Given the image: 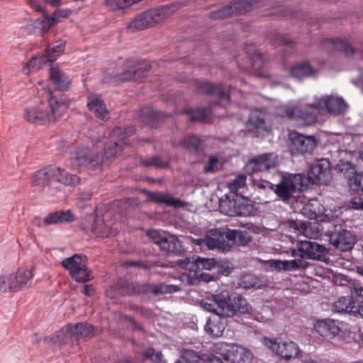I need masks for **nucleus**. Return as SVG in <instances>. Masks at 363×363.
<instances>
[{"label":"nucleus","instance_id":"ddd939ff","mask_svg":"<svg viewBox=\"0 0 363 363\" xmlns=\"http://www.w3.org/2000/svg\"><path fill=\"white\" fill-rule=\"evenodd\" d=\"M308 178L313 184H328L332 179L330 161L325 158L318 160L308 170Z\"/></svg>","mask_w":363,"mask_h":363},{"label":"nucleus","instance_id":"4d7b16f0","mask_svg":"<svg viewBox=\"0 0 363 363\" xmlns=\"http://www.w3.org/2000/svg\"><path fill=\"white\" fill-rule=\"evenodd\" d=\"M40 29L45 33L48 32L52 26L57 24L52 14L49 15L47 12L43 14V18L38 20Z\"/></svg>","mask_w":363,"mask_h":363},{"label":"nucleus","instance_id":"39448f33","mask_svg":"<svg viewBox=\"0 0 363 363\" xmlns=\"http://www.w3.org/2000/svg\"><path fill=\"white\" fill-rule=\"evenodd\" d=\"M179 8L178 4L160 6L138 14L128 25L131 32L143 30L170 17Z\"/></svg>","mask_w":363,"mask_h":363},{"label":"nucleus","instance_id":"58836bf2","mask_svg":"<svg viewBox=\"0 0 363 363\" xmlns=\"http://www.w3.org/2000/svg\"><path fill=\"white\" fill-rule=\"evenodd\" d=\"M315 72L316 71L307 62L298 63L293 66L290 70L291 76L298 79L313 76Z\"/></svg>","mask_w":363,"mask_h":363},{"label":"nucleus","instance_id":"4c0bfd02","mask_svg":"<svg viewBox=\"0 0 363 363\" xmlns=\"http://www.w3.org/2000/svg\"><path fill=\"white\" fill-rule=\"evenodd\" d=\"M16 276V283L18 291L28 288L32 284L33 277V270L30 268L20 269L14 272Z\"/></svg>","mask_w":363,"mask_h":363},{"label":"nucleus","instance_id":"7ed1b4c3","mask_svg":"<svg viewBox=\"0 0 363 363\" xmlns=\"http://www.w3.org/2000/svg\"><path fill=\"white\" fill-rule=\"evenodd\" d=\"M212 352L215 355L208 354L203 357L208 362L248 363L253 358L247 348L236 343L217 342L213 345Z\"/></svg>","mask_w":363,"mask_h":363},{"label":"nucleus","instance_id":"09e8293b","mask_svg":"<svg viewBox=\"0 0 363 363\" xmlns=\"http://www.w3.org/2000/svg\"><path fill=\"white\" fill-rule=\"evenodd\" d=\"M186 280L189 285H196L201 282H210L213 280V276L205 272L200 273L199 274L194 273L193 275L186 277Z\"/></svg>","mask_w":363,"mask_h":363},{"label":"nucleus","instance_id":"3c124183","mask_svg":"<svg viewBox=\"0 0 363 363\" xmlns=\"http://www.w3.org/2000/svg\"><path fill=\"white\" fill-rule=\"evenodd\" d=\"M348 183L353 191H363V172L356 171L348 179Z\"/></svg>","mask_w":363,"mask_h":363},{"label":"nucleus","instance_id":"680f3d73","mask_svg":"<svg viewBox=\"0 0 363 363\" xmlns=\"http://www.w3.org/2000/svg\"><path fill=\"white\" fill-rule=\"evenodd\" d=\"M180 291V287L177 285L168 284V285H157L152 288L154 294H172Z\"/></svg>","mask_w":363,"mask_h":363},{"label":"nucleus","instance_id":"bb28decb","mask_svg":"<svg viewBox=\"0 0 363 363\" xmlns=\"http://www.w3.org/2000/svg\"><path fill=\"white\" fill-rule=\"evenodd\" d=\"M87 106L89 109L94 112L97 118L103 121L109 118V113L99 95L90 94L88 96Z\"/></svg>","mask_w":363,"mask_h":363},{"label":"nucleus","instance_id":"393cba45","mask_svg":"<svg viewBox=\"0 0 363 363\" xmlns=\"http://www.w3.org/2000/svg\"><path fill=\"white\" fill-rule=\"evenodd\" d=\"M222 238V230L213 229L208 231L204 238L194 239V243L201 250H220V242Z\"/></svg>","mask_w":363,"mask_h":363},{"label":"nucleus","instance_id":"4be33fe9","mask_svg":"<svg viewBox=\"0 0 363 363\" xmlns=\"http://www.w3.org/2000/svg\"><path fill=\"white\" fill-rule=\"evenodd\" d=\"M265 116V113L261 110L255 109L251 111L248 121L246 122V128L249 132L264 130L268 133L270 130V124L266 121Z\"/></svg>","mask_w":363,"mask_h":363},{"label":"nucleus","instance_id":"aec40b11","mask_svg":"<svg viewBox=\"0 0 363 363\" xmlns=\"http://www.w3.org/2000/svg\"><path fill=\"white\" fill-rule=\"evenodd\" d=\"M82 226L86 230L91 231L96 236L106 238L116 233L104 224V220L99 216H89L85 218Z\"/></svg>","mask_w":363,"mask_h":363},{"label":"nucleus","instance_id":"6ab92c4d","mask_svg":"<svg viewBox=\"0 0 363 363\" xmlns=\"http://www.w3.org/2000/svg\"><path fill=\"white\" fill-rule=\"evenodd\" d=\"M177 264L182 269L189 270V272L200 270H211L216 265V261L213 258L186 257L177 261Z\"/></svg>","mask_w":363,"mask_h":363},{"label":"nucleus","instance_id":"bf43d9fd","mask_svg":"<svg viewBox=\"0 0 363 363\" xmlns=\"http://www.w3.org/2000/svg\"><path fill=\"white\" fill-rule=\"evenodd\" d=\"M245 184L246 177L244 174H240L229 183L228 187L230 191L237 193L241 188L245 187Z\"/></svg>","mask_w":363,"mask_h":363},{"label":"nucleus","instance_id":"ea45409f","mask_svg":"<svg viewBox=\"0 0 363 363\" xmlns=\"http://www.w3.org/2000/svg\"><path fill=\"white\" fill-rule=\"evenodd\" d=\"M225 324L220 320L209 319L206 323L205 331L214 337H220L225 330Z\"/></svg>","mask_w":363,"mask_h":363},{"label":"nucleus","instance_id":"423d86ee","mask_svg":"<svg viewBox=\"0 0 363 363\" xmlns=\"http://www.w3.org/2000/svg\"><path fill=\"white\" fill-rule=\"evenodd\" d=\"M50 181L70 186H75L79 184V178L77 175L69 174L65 169L55 167H48L35 172L31 182L33 186H43Z\"/></svg>","mask_w":363,"mask_h":363},{"label":"nucleus","instance_id":"f3484780","mask_svg":"<svg viewBox=\"0 0 363 363\" xmlns=\"http://www.w3.org/2000/svg\"><path fill=\"white\" fill-rule=\"evenodd\" d=\"M196 85L199 93L216 97L218 105L225 106L230 103L229 89L206 82H198Z\"/></svg>","mask_w":363,"mask_h":363},{"label":"nucleus","instance_id":"6e6552de","mask_svg":"<svg viewBox=\"0 0 363 363\" xmlns=\"http://www.w3.org/2000/svg\"><path fill=\"white\" fill-rule=\"evenodd\" d=\"M263 345L274 354L286 361L299 359L301 357V350L299 345L291 340H279L277 337L262 338Z\"/></svg>","mask_w":363,"mask_h":363},{"label":"nucleus","instance_id":"79ce46f5","mask_svg":"<svg viewBox=\"0 0 363 363\" xmlns=\"http://www.w3.org/2000/svg\"><path fill=\"white\" fill-rule=\"evenodd\" d=\"M160 247L162 250L172 253H177L180 251L181 243L177 238L168 234L162 242L160 243Z\"/></svg>","mask_w":363,"mask_h":363},{"label":"nucleus","instance_id":"052dcab7","mask_svg":"<svg viewBox=\"0 0 363 363\" xmlns=\"http://www.w3.org/2000/svg\"><path fill=\"white\" fill-rule=\"evenodd\" d=\"M240 286L245 289L259 288V280L253 275H245L241 279Z\"/></svg>","mask_w":363,"mask_h":363},{"label":"nucleus","instance_id":"e433bc0d","mask_svg":"<svg viewBox=\"0 0 363 363\" xmlns=\"http://www.w3.org/2000/svg\"><path fill=\"white\" fill-rule=\"evenodd\" d=\"M148 196L156 202L164 203L167 206H174L175 208H181L184 204L180 199H175L168 194L156 191L150 193Z\"/></svg>","mask_w":363,"mask_h":363},{"label":"nucleus","instance_id":"c756f323","mask_svg":"<svg viewBox=\"0 0 363 363\" xmlns=\"http://www.w3.org/2000/svg\"><path fill=\"white\" fill-rule=\"evenodd\" d=\"M107 138L109 140L105 142L104 153L101 155L104 157V164H108L115 155L121 152L123 139V138H117L118 140H115L114 138Z\"/></svg>","mask_w":363,"mask_h":363},{"label":"nucleus","instance_id":"b1692460","mask_svg":"<svg viewBox=\"0 0 363 363\" xmlns=\"http://www.w3.org/2000/svg\"><path fill=\"white\" fill-rule=\"evenodd\" d=\"M289 226L297 235H303L312 239L318 237L320 232L319 225L316 223H311L296 220L291 221Z\"/></svg>","mask_w":363,"mask_h":363},{"label":"nucleus","instance_id":"f704fd0d","mask_svg":"<svg viewBox=\"0 0 363 363\" xmlns=\"http://www.w3.org/2000/svg\"><path fill=\"white\" fill-rule=\"evenodd\" d=\"M248 60L250 61L251 69L255 74L260 77H269V74L264 69L267 64L261 53L255 52L250 55L248 57Z\"/></svg>","mask_w":363,"mask_h":363},{"label":"nucleus","instance_id":"c03bdc74","mask_svg":"<svg viewBox=\"0 0 363 363\" xmlns=\"http://www.w3.org/2000/svg\"><path fill=\"white\" fill-rule=\"evenodd\" d=\"M183 144L189 152L200 154L203 151V141L200 138H185Z\"/></svg>","mask_w":363,"mask_h":363},{"label":"nucleus","instance_id":"37998d69","mask_svg":"<svg viewBox=\"0 0 363 363\" xmlns=\"http://www.w3.org/2000/svg\"><path fill=\"white\" fill-rule=\"evenodd\" d=\"M236 208L237 211H233L230 213L237 215V216H248L252 211V206L250 203V201L245 197L237 196Z\"/></svg>","mask_w":363,"mask_h":363},{"label":"nucleus","instance_id":"69168bd1","mask_svg":"<svg viewBox=\"0 0 363 363\" xmlns=\"http://www.w3.org/2000/svg\"><path fill=\"white\" fill-rule=\"evenodd\" d=\"M272 311L268 306H264L262 308V313L253 314L254 318L259 322H267L271 319Z\"/></svg>","mask_w":363,"mask_h":363},{"label":"nucleus","instance_id":"412c9836","mask_svg":"<svg viewBox=\"0 0 363 363\" xmlns=\"http://www.w3.org/2000/svg\"><path fill=\"white\" fill-rule=\"evenodd\" d=\"M315 138H289L287 144L292 154L311 153L316 146Z\"/></svg>","mask_w":363,"mask_h":363},{"label":"nucleus","instance_id":"49530a36","mask_svg":"<svg viewBox=\"0 0 363 363\" xmlns=\"http://www.w3.org/2000/svg\"><path fill=\"white\" fill-rule=\"evenodd\" d=\"M336 169L340 173H342L345 177L348 179L351 177L354 173H356V167L354 164L351 162L340 160L339 162L336 165Z\"/></svg>","mask_w":363,"mask_h":363},{"label":"nucleus","instance_id":"13d9d810","mask_svg":"<svg viewBox=\"0 0 363 363\" xmlns=\"http://www.w3.org/2000/svg\"><path fill=\"white\" fill-rule=\"evenodd\" d=\"M252 177V182L254 186L259 189H272L275 192V185L270 182L263 179L262 178H257L255 175H250Z\"/></svg>","mask_w":363,"mask_h":363},{"label":"nucleus","instance_id":"f03ea898","mask_svg":"<svg viewBox=\"0 0 363 363\" xmlns=\"http://www.w3.org/2000/svg\"><path fill=\"white\" fill-rule=\"evenodd\" d=\"M200 306L204 310L223 318L233 317L237 312L252 313V308L246 299L240 296H233L228 291L206 297L201 301Z\"/></svg>","mask_w":363,"mask_h":363},{"label":"nucleus","instance_id":"cd10ccee","mask_svg":"<svg viewBox=\"0 0 363 363\" xmlns=\"http://www.w3.org/2000/svg\"><path fill=\"white\" fill-rule=\"evenodd\" d=\"M308 263L303 259L279 260L273 259L270 262V267L278 271H296L306 269Z\"/></svg>","mask_w":363,"mask_h":363},{"label":"nucleus","instance_id":"7c9ffc66","mask_svg":"<svg viewBox=\"0 0 363 363\" xmlns=\"http://www.w3.org/2000/svg\"><path fill=\"white\" fill-rule=\"evenodd\" d=\"M213 113L212 108L210 106L202 108H186L181 111H176V113H181L186 116L191 121H206L211 116Z\"/></svg>","mask_w":363,"mask_h":363},{"label":"nucleus","instance_id":"9b49d317","mask_svg":"<svg viewBox=\"0 0 363 363\" xmlns=\"http://www.w3.org/2000/svg\"><path fill=\"white\" fill-rule=\"evenodd\" d=\"M104 163V157L93 150L82 147L77 150L73 159V165L89 169L100 168Z\"/></svg>","mask_w":363,"mask_h":363},{"label":"nucleus","instance_id":"a18cd8bd","mask_svg":"<svg viewBox=\"0 0 363 363\" xmlns=\"http://www.w3.org/2000/svg\"><path fill=\"white\" fill-rule=\"evenodd\" d=\"M233 246L245 245L250 242L251 238L246 231L230 230Z\"/></svg>","mask_w":363,"mask_h":363},{"label":"nucleus","instance_id":"603ef678","mask_svg":"<svg viewBox=\"0 0 363 363\" xmlns=\"http://www.w3.org/2000/svg\"><path fill=\"white\" fill-rule=\"evenodd\" d=\"M220 242V250H229L233 247V242L230 229H222V238Z\"/></svg>","mask_w":363,"mask_h":363},{"label":"nucleus","instance_id":"dca6fc26","mask_svg":"<svg viewBox=\"0 0 363 363\" xmlns=\"http://www.w3.org/2000/svg\"><path fill=\"white\" fill-rule=\"evenodd\" d=\"M94 332L91 325L86 323H80L74 325H68L66 332L58 331L53 337L54 342L62 346L68 342V338L74 337H88Z\"/></svg>","mask_w":363,"mask_h":363},{"label":"nucleus","instance_id":"5701e85b","mask_svg":"<svg viewBox=\"0 0 363 363\" xmlns=\"http://www.w3.org/2000/svg\"><path fill=\"white\" fill-rule=\"evenodd\" d=\"M330 242L336 248L342 251H347L353 247L356 239L350 231L342 229L337 234L330 236Z\"/></svg>","mask_w":363,"mask_h":363},{"label":"nucleus","instance_id":"c9c22d12","mask_svg":"<svg viewBox=\"0 0 363 363\" xmlns=\"http://www.w3.org/2000/svg\"><path fill=\"white\" fill-rule=\"evenodd\" d=\"M352 298L341 297L333 303V311L339 313L357 314L358 308Z\"/></svg>","mask_w":363,"mask_h":363},{"label":"nucleus","instance_id":"1a4fd4ad","mask_svg":"<svg viewBox=\"0 0 363 363\" xmlns=\"http://www.w3.org/2000/svg\"><path fill=\"white\" fill-rule=\"evenodd\" d=\"M62 265L77 282L84 283L93 278L91 271L87 267L86 257L82 254L64 259Z\"/></svg>","mask_w":363,"mask_h":363},{"label":"nucleus","instance_id":"2eb2a0df","mask_svg":"<svg viewBox=\"0 0 363 363\" xmlns=\"http://www.w3.org/2000/svg\"><path fill=\"white\" fill-rule=\"evenodd\" d=\"M302 213L311 220L329 221L338 216L337 211L325 208L316 199H311L302 208Z\"/></svg>","mask_w":363,"mask_h":363},{"label":"nucleus","instance_id":"a878e982","mask_svg":"<svg viewBox=\"0 0 363 363\" xmlns=\"http://www.w3.org/2000/svg\"><path fill=\"white\" fill-rule=\"evenodd\" d=\"M314 328L320 335L325 338L335 337L340 330L339 323L329 318L318 320L314 325Z\"/></svg>","mask_w":363,"mask_h":363},{"label":"nucleus","instance_id":"72a5a7b5","mask_svg":"<svg viewBox=\"0 0 363 363\" xmlns=\"http://www.w3.org/2000/svg\"><path fill=\"white\" fill-rule=\"evenodd\" d=\"M18 291L14 272L0 274V293H14Z\"/></svg>","mask_w":363,"mask_h":363},{"label":"nucleus","instance_id":"6e6d98bb","mask_svg":"<svg viewBox=\"0 0 363 363\" xmlns=\"http://www.w3.org/2000/svg\"><path fill=\"white\" fill-rule=\"evenodd\" d=\"M206 354L201 356L196 355L194 353H189L182 356L175 363H203L208 362L203 357Z\"/></svg>","mask_w":363,"mask_h":363},{"label":"nucleus","instance_id":"0eeeda50","mask_svg":"<svg viewBox=\"0 0 363 363\" xmlns=\"http://www.w3.org/2000/svg\"><path fill=\"white\" fill-rule=\"evenodd\" d=\"M280 182L275 185V193L282 201L297 197L303 190L304 176L302 174L279 173Z\"/></svg>","mask_w":363,"mask_h":363},{"label":"nucleus","instance_id":"338daca9","mask_svg":"<svg viewBox=\"0 0 363 363\" xmlns=\"http://www.w3.org/2000/svg\"><path fill=\"white\" fill-rule=\"evenodd\" d=\"M148 235L150 238L152 239L153 242L160 247V243H162L164 239H165L168 233L164 231L151 230L149 231Z\"/></svg>","mask_w":363,"mask_h":363},{"label":"nucleus","instance_id":"473e14b6","mask_svg":"<svg viewBox=\"0 0 363 363\" xmlns=\"http://www.w3.org/2000/svg\"><path fill=\"white\" fill-rule=\"evenodd\" d=\"M74 220V217L69 210L55 211L49 213L44 218V223L47 225H55L60 223H69Z\"/></svg>","mask_w":363,"mask_h":363},{"label":"nucleus","instance_id":"20e7f679","mask_svg":"<svg viewBox=\"0 0 363 363\" xmlns=\"http://www.w3.org/2000/svg\"><path fill=\"white\" fill-rule=\"evenodd\" d=\"M48 97L50 111L41 106L26 108L24 110L23 117L27 121L34 124L45 125L55 122L64 114L67 108V104L55 100L50 90L48 92Z\"/></svg>","mask_w":363,"mask_h":363},{"label":"nucleus","instance_id":"a19ab883","mask_svg":"<svg viewBox=\"0 0 363 363\" xmlns=\"http://www.w3.org/2000/svg\"><path fill=\"white\" fill-rule=\"evenodd\" d=\"M327 43L329 46L334 48L335 50L344 53L346 56H352L354 53V49L346 40H328Z\"/></svg>","mask_w":363,"mask_h":363},{"label":"nucleus","instance_id":"5fc2aeb1","mask_svg":"<svg viewBox=\"0 0 363 363\" xmlns=\"http://www.w3.org/2000/svg\"><path fill=\"white\" fill-rule=\"evenodd\" d=\"M143 354L146 358L150 359L155 363H166L162 353L152 347L146 349Z\"/></svg>","mask_w":363,"mask_h":363},{"label":"nucleus","instance_id":"a211bd4d","mask_svg":"<svg viewBox=\"0 0 363 363\" xmlns=\"http://www.w3.org/2000/svg\"><path fill=\"white\" fill-rule=\"evenodd\" d=\"M277 164V156L273 153L265 154L249 161L245 167V172L250 175H256L260 172L273 168Z\"/></svg>","mask_w":363,"mask_h":363},{"label":"nucleus","instance_id":"e2e57ef3","mask_svg":"<svg viewBox=\"0 0 363 363\" xmlns=\"http://www.w3.org/2000/svg\"><path fill=\"white\" fill-rule=\"evenodd\" d=\"M136 133V128L134 126L116 127L113 129L110 136H130Z\"/></svg>","mask_w":363,"mask_h":363},{"label":"nucleus","instance_id":"4468645a","mask_svg":"<svg viewBox=\"0 0 363 363\" xmlns=\"http://www.w3.org/2000/svg\"><path fill=\"white\" fill-rule=\"evenodd\" d=\"M150 69V65L147 60L140 62L128 60L122 73L114 76L115 81L138 80L143 77Z\"/></svg>","mask_w":363,"mask_h":363},{"label":"nucleus","instance_id":"f8f14e48","mask_svg":"<svg viewBox=\"0 0 363 363\" xmlns=\"http://www.w3.org/2000/svg\"><path fill=\"white\" fill-rule=\"evenodd\" d=\"M327 252V249L321 245L311 241H299L296 247L291 250L292 257L312 259H320Z\"/></svg>","mask_w":363,"mask_h":363},{"label":"nucleus","instance_id":"de8ad7c7","mask_svg":"<svg viewBox=\"0 0 363 363\" xmlns=\"http://www.w3.org/2000/svg\"><path fill=\"white\" fill-rule=\"evenodd\" d=\"M352 303H356L357 314L363 315V288L353 286L350 291Z\"/></svg>","mask_w":363,"mask_h":363},{"label":"nucleus","instance_id":"f257e3e1","mask_svg":"<svg viewBox=\"0 0 363 363\" xmlns=\"http://www.w3.org/2000/svg\"><path fill=\"white\" fill-rule=\"evenodd\" d=\"M349 105L339 96L325 95L314 97V101L307 104L303 108H287L285 115L289 119H295L299 125H310L316 121L317 113L323 110L333 116L345 113Z\"/></svg>","mask_w":363,"mask_h":363},{"label":"nucleus","instance_id":"774afa93","mask_svg":"<svg viewBox=\"0 0 363 363\" xmlns=\"http://www.w3.org/2000/svg\"><path fill=\"white\" fill-rule=\"evenodd\" d=\"M71 13V11L69 9H57L54 13H52L53 18L55 19L56 23H58L62 18H66L69 17Z\"/></svg>","mask_w":363,"mask_h":363},{"label":"nucleus","instance_id":"9d476101","mask_svg":"<svg viewBox=\"0 0 363 363\" xmlns=\"http://www.w3.org/2000/svg\"><path fill=\"white\" fill-rule=\"evenodd\" d=\"M65 41L59 40L50 45L45 50V55H38L31 58L28 65L33 71L40 69L49 62H53L62 55L65 50Z\"/></svg>","mask_w":363,"mask_h":363},{"label":"nucleus","instance_id":"0e129e2a","mask_svg":"<svg viewBox=\"0 0 363 363\" xmlns=\"http://www.w3.org/2000/svg\"><path fill=\"white\" fill-rule=\"evenodd\" d=\"M333 281L337 286H349L350 291L352 290V288H353L354 286V282L352 281V280L342 274H337L334 275Z\"/></svg>","mask_w":363,"mask_h":363},{"label":"nucleus","instance_id":"8fccbe9b","mask_svg":"<svg viewBox=\"0 0 363 363\" xmlns=\"http://www.w3.org/2000/svg\"><path fill=\"white\" fill-rule=\"evenodd\" d=\"M220 211L229 216H237V215L230 214L231 211H237L236 208V199H225L220 202Z\"/></svg>","mask_w":363,"mask_h":363},{"label":"nucleus","instance_id":"c85d7f7f","mask_svg":"<svg viewBox=\"0 0 363 363\" xmlns=\"http://www.w3.org/2000/svg\"><path fill=\"white\" fill-rule=\"evenodd\" d=\"M50 78L60 91H66L69 89L70 80L59 67L57 64H51L50 67Z\"/></svg>","mask_w":363,"mask_h":363},{"label":"nucleus","instance_id":"864d4df0","mask_svg":"<svg viewBox=\"0 0 363 363\" xmlns=\"http://www.w3.org/2000/svg\"><path fill=\"white\" fill-rule=\"evenodd\" d=\"M231 15H234V10L233 6H225L217 11L213 12L210 14L209 18L213 20L223 19L228 18Z\"/></svg>","mask_w":363,"mask_h":363},{"label":"nucleus","instance_id":"2f4dec72","mask_svg":"<svg viewBox=\"0 0 363 363\" xmlns=\"http://www.w3.org/2000/svg\"><path fill=\"white\" fill-rule=\"evenodd\" d=\"M167 115L162 112H158L150 107H145L140 110V118L142 122L145 125L156 128L158 125V121L164 119Z\"/></svg>","mask_w":363,"mask_h":363}]
</instances>
